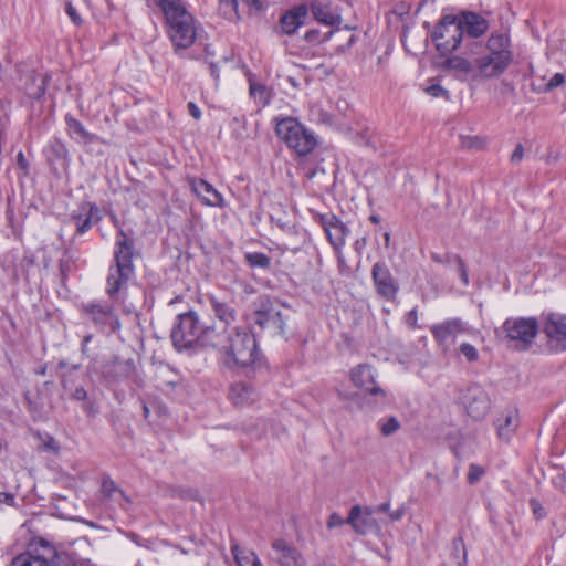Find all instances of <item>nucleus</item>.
Returning <instances> with one entry per match:
<instances>
[{"label": "nucleus", "mask_w": 566, "mask_h": 566, "mask_svg": "<svg viewBox=\"0 0 566 566\" xmlns=\"http://www.w3.org/2000/svg\"><path fill=\"white\" fill-rule=\"evenodd\" d=\"M164 14L167 34L176 52L190 48L198 35L199 23L187 10L184 0H148Z\"/></svg>", "instance_id": "obj_1"}, {"label": "nucleus", "mask_w": 566, "mask_h": 566, "mask_svg": "<svg viewBox=\"0 0 566 566\" xmlns=\"http://www.w3.org/2000/svg\"><path fill=\"white\" fill-rule=\"evenodd\" d=\"M134 240L122 228L117 230L114 250V264L109 266L106 280V294L112 301L122 298L128 281L134 275Z\"/></svg>", "instance_id": "obj_2"}, {"label": "nucleus", "mask_w": 566, "mask_h": 566, "mask_svg": "<svg viewBox=\"0 0 566 566\" xmlns=\"http://www.w3.org/2000/svg\"><path fill=\"white\" fill-rule=\"evenodd\" d=\"M483 48L486 53L478 54L476 72L483 81L500 77L512 64L514 54L510 35L503 32H493L488 38Z\"/></svg>", "instance_id": "obj_3"}, {"label": "nucleus", "mask_w": 566, "mask_h": 566, "mask_svg": "<svg viewBox=\"0 0 566 566\" xmlns=\"http://www.w3.org/2000/svg\"><path fill=\"white\" fill-rule=\"evenodd\" d=\"M260 360L254 334L245 328L232 327L221 353L223 366L230 370H241Z\"/></svg>", "instance_id": "obj_4"}, {"label": "nucleus", "mask_w": 566, "mask_h": 566, "mask_svg": "<svg viewBox=\"0 0 566 566\" xmlns=\"http://www.w3.org/2000/svg\"><path fill=\"white\" fill-rule=\"evenodd\" d=\"M275 134L290 149L294 150L297 156H306L311 154L317 140L314 133L307 129L297 118L294 117H275Z\"/></svg>", "instance_id": "obj_5"}, {"label": "nucleus", "mask_w": 566, "mask_h": 566, "mask_svg": "<svg viewBox=\"0 0 566 566\" xmlns=\"http://www.w3.org/2000/svg\"><path fill=\"white\" fill-rule=\"evenodd\" d=\"M251 322L261 331H269L272 335H283L285 332L281 304L276 298L265 294L258 296L253 302Z\"/></svg>", "instance_id": "obj_6"}, {"label": "nucleus", "mask_w": 566, "mask_h": 566, "mask_svg": "<svg viewBox=\"0 0 566 566\" xmlns=\"http://www.w3.org/2000/svg\"><path fill=\"white\" fill-rule=\"evenodd\" d=\"M541 322L534 317H510L501 327L503 340L517 350H526L534 342Z\"/></svg>", "instance_id": "obj_7"}, {"label": "nucleus", "mask_w": 566, "mask_h": 566, "mask_svg": "<svg viewBox=\"0 0 566 566\" xmlns=\"http://www.w3.org/2000/svg\"><path fill=\"white\" fill-rule=\"evenodd\" d=\"M202 325L198 313L192 310L178 314L170 334L174 347L181 352L198 346Z\"/></svg>", "instance_id": "obj_8"}, {"label": "nucleus", "mask_w": 566, "mask_h": 566, "mask_svg": "<svg viewBox=\"0 0 566 566\" xmlns=\"http://www.w3.org/2000/svg\"><path fill=\"white\" fill-rule=\"evenodd\" d=\"M431 39L441 55H449L457 50L464 53L463 31L459 27L457 15H443L431 32Z\"/></svg>", "instance_id": "obj_9"}, {"label": "nucleus", "mask_w": 566, "mask_h": 566, "mask_svg": "<svg viewBox=\"0 0 566 566\" xmlns=\"http://www.w3.org/2000/svg\"><path fill=\"white\" fill-rule=\"evenodd\" d=\"M457 18L459 27L461 31H463L464 54H480L483 49V42L479 39L488 32L490 27L489 21L472 11H463L457 15Z\"/></svg>", "instance_id": "obj_10"}, {"label": "nucleus", "mask_w": 566, "mask_h": 566, "mask_svg": "<svg viewBox=\"0 0 566 566\" xmlns=\"http://www.w3.org/2000/svg\"><path fill=\"white\" fill-rule=\"evenodd\" d=\"M81 311L101 331L108 328L111 332H117L122 327L115 306L112 303L91 301L82 304Z\"/></svg>", "instance_id": "obj_11"}, {"label": "nucleus", "mask_w": 566, "mask_h": 566, "mask_svg": "<svg viewBox=\"0 0 566 566\" xmlns=\"http://www.w3.org/2000/svg\"><path fill=\"white\" fill-rule=\"evenodd\" d=\"M541 331L547 339V347L555 353L566 352V315L547 313L541 317Z\"/></svg>", "instance_id": "obj_12"}, {"label": "nucleus", "mask_w": 566, "mask_h": 566, "mask_svg": "<svg viewBox=\"0 0 566 566\" xmlns=\"http://www.w3.org/2000/svg\"><path fill=\"white\" fill-rule=\"evenodd\" d=\"M461 401L467 413L474 420H482L491 408L490 396L479 384L468 386L462 391Z\"/></svg>", "instance_id": "obj_13"}, {"label": "nucleus", "mask_w": 566, "mask_h": 566, "mask_svg": "<svg viewBox=\"0 0 566 566\" xmlns=\"http://www.w3.org/2000/svg\"><path fill=\"white\" fill-rule=\"evenodd\" d=\"M60 554L49 542L41 539L34 554L28 553L15 557L9 566H59Z\"/></svg>", "instance_id": "obj_14"}, {"label": "nucleus", "mask_w": 566, "mask_h": 566, "mask_svg": "<svg viewBox=\"0 0 566 566\" xmlns=\"http://www.w3.org/2000/svg\"><path fill=\"white\" fill-rule=\"evenodd\" d=\"M371 279L376 292L387 301H394L399 291V284L392 276L385 262H376L371 269Z\"/></svg>", "instance_id": "obj_15"}, {"label": "nucleus", "mask_w": 566, "mask_h": 566, "mask_svg": "<svg viewBox=\"0 0 566 566\" xmlns=\"http://www.w3.org/2000/svg\"><path fill=\"white\" fill-rule=\"evenodd\" d=\"M376 377L377 373L369 364H359L350 370V379L355 387L374 397L385 399L386 392L376 382Z\"/></svg>", "instance_id": "obj_16"}, {"label": "nucleus", "mask_w": 566, "mask_h": 566, "mask_svg": "<svg viewBox=\"0 0 566 566\" xmlns=\"http://www.w3.org/2000/svg\"><path fill=\"white\" fill-rule=\"evenodd\" d=\"M271 549V560L280 566H306L303 554L283 538L274 539Z\"/></svg>", "instance_id": "obj_17"}, {"label": "nucleus", "mask_w": 566, "mask_h": 566, "mask_svg": "<svg viewBox=\"0 0 566 566\" xmlns=\"http://www.w3.org/2000/svg\"><path fill=\"white\" fill-rule=\"evenodd\" d=\"M430 332L437 344L447 352L449 338L464 334L467 332V324L461 318H450L432 325Z\"/></svg>", "instance_id": "obj_18"}, {"label": "nucleus", "mask_w": 566, "mask_h": 566, "mask_svg": "<svg viewBox=\"0 0 566 566\" xmlns=\"http://www.w3.org/2000/svg\"><path fill=\"white\" fill-rule=\"evenodd\" d=\"M306 4L317 22L327 27L342 23L339 10L329 0H307Z\"/></svg>", "instance_id": "obj_19"}, {"label": "nucleus", "mask_w": 566, "mask_h": 566, "mask_svg": "<svg viewBox=\"0 0 566 566\" xmlns=\"http://www.w3.org/2000/svg\"><path fill=\"white\" fill-rule=\"evenodd\" d=\"M188 184L193 193L203 205L220 208L226 206L222 195L205 179L190 178L188 179Z\"/></svg>", "instance_id": "obj_20"}, {"label": "nucleus", "mask_w": 566, "mask_h": 566, "mask_svg": "<svg viewBox=\"0 0 566 566\" xmlns=\"http://www.w3.org/2000/svg\"><path fill=\"white\" fill-rule=\"evenodd\" d=\"M232 327H218L217 325H202V333L198 346L212 347L222 353Z\"/></svg>", "instance_id": "obj_21"}, {"label": "nucleus", "mask_w": 566, "mask_h": 566, "mask_svg": "<svg viewBox=\"0 0 566 566\" xmlns=\"http://www.w3.org/2000/svg\"><path fill=\"white\" fill-rule=\"evenodd\" d=\"M307 15L308 7L306 3H301L285 12L280 19L283 33L289 35L294 34L296 30L305 23Z\"/></svg>", "instance_id": "obj_22"}, {"label": "nucleus", "mask_w": 566, "mask_h": 566, "mask_svg": "<svg viewBox=\"0 0 566 566\" xmlns=\"http://www.w3.org/2000/svg\"><path fill=\"white\" fill-rule=\"evenodd\" d=\"M444 70L454 71L463 76H470L472 81L484 82L478 76L476 57L473 61L459 55L447 57L442 64Z\"/></svg>", "instance_id": "obj_23"}, {"label": "nucleus", "mask_w": 566, "mask_h": 566, "mask_svg": "<svg viewBox=\"0 0 566 566\" xmlns=\"http://www.w3.org/2000/svg\"><path fill=\"white\" fill-rule=\"evenodd\" d=\"M136 375V366L133 359H114L106 371L107 381L116 384L132 379Z\"/></svg>", "instance_id": "obj_24"}, {"label": "nucleus", "mask_w": 566, "mask_h": 566, "mask_svg": "<svg viewBox=\"0 0 566 566\" xmlns=\"http://www.w3.org/2000/svg\"><path fill=\"white\" fill-rule=\"evenodd\" d=\"M229 398L235 406H249L258 400V392L248 382H235L230 387Z\"/></svg>", "instance_id": "obj_25"}, {"label": "nucleus", "mask_w": 566, "mask_h": 566, "mask_svg": "<svg viewBox=\"0 0 566 566\" xmlns=\"http://www.w3.org/2000/svg\"><path fill=\"white\" fill-rule=\"evenodd\" d=\"M208 301L214 316L220 322L224 323L226 327H231V324L237 321V311L232 306V303L221 301L216 295H209Z\"/></svg>", "instance_id": "obj_26"}, {"label": "nucleus", "mask_w": 566, "mask_h": 566, "mask_svg": "<svg viewBox=\"0 0 566 566\" xmlns=\"http://www.w3.org/2000/svg\"><path fill=\"white\" fill-rule=\"evenodd\" d=\"M82 209L85 211L84 214L80 213L72 216L76 224V233L80 235L87 232L93 224L97 223L102 219L99 209L96 205L87 203Z\"/></svg>", "instance_id": "obj_27"}, {"label": "nucleus", "mask_w": 566, "mask_h": 566, "mask_svg": "<svg viewBox=\"0 0 566 566\" xmlns=\"http://www.w3.org/2000/svg\"><path fill=\"white\" fill-rule=\"evenodd\" d=\"M65 123L69 129V134L72 138L84 144H92L99 142L101 138L93 133L86 130L84 125L71 114L65 115Z\"/></svg>", "instance_id": "obj_28"}, {"label": "nucleus", "mask_w": 566, "mask_h": 566, "mask_svg": "<svg viewBox=\"0 0 566 566\" xmlns=\"http://www.w3.org/2000/svg\"><path fill=\"white\" fill-rule=\"evenodd\" d=\"M497 434L501 439L509 440L518 426V419L515 411H507L495 421Z\"/></svg>", "instance_id": "obj_29"}, {"label": "nucleus", "mask_w": 566, "mask_h": 566, "mask_svg": "<svg viewBox=\"0 0 566 566\" xmlns=\"http://www.w3.org/2000/svg\"><path fill=\"white\" fill-rule=\"evenodd\" d=\"M44 154L49 164L55 165L67 159L69 150L61 139L52 138L44 148Z\"/></svg>", "instance_id": "obj_30"}, {"label": "nucleus", "mask_w": 566, "mask_h": 566, "mask_svg": "<svg viewBox=\"0 0 566 566\" xmlns=\"http://www.w3.org/2000/svg\"><path fill=\"white\" fill-rule=\"evenodd\" d=\"M349 232L347 226L337 217L333 222V227L326 232L328 242L335 250H340L346 243V235Z\"/></svg>", "instance_id": "obj_31"}, {"label": "nucleus", "mask_w": 566, "mask_h": 566, "mask_svg": "<svg viewBox=\"0 0 566 566\" xmlns=\"http://www.w3.org/2000/svg\"><path fill=\"white\" fill-rule=\"evenodd\" d=\"M231 553L238 566H263L254 552L244 551L238 544L231 545Z\"/></svg>", "instance_id": "obj_32"}, {"label": "nucleus", "mask_w": 566, "mask_h": 566, "mask_svg": "<svg viewBox=\"0 0 566 566\" xmlns=\"http://www.w3.org/2000/svg\"><path fill=\"white\" fill-rule=\"evenodd\" d=\"M101 492L105 497L114 499L120 505H123L122 501L130 502L124 491L108 476L103 479Z\"/></svg>", "instance_id": "obj_33"}, {"label": "nucleus", "mask_w": 566, "mask_h": 566, "mask_svg": "<svg viewBox=\"0 0 566 566\" xmlns=\"http://www.w3.org/2000/svg\"><path fill=\"white\" fill-rule=\"evenodd\" d=\"M360 506L354 505L349 511V514L346 518V523L350 525L357 534L364 535L368 531V523L366 518H360Z\"/></svg>", "instance_id": "obj_34"}, {"label": "nucleus", "mask_w": 566, "mask_h": 566, "mask_svg": "<svg viewBox=\"0 0 566 566\" xmlns=\"http://www.w3.org/2000/svg\"><path fill=\"white\" fill-rule=\"evenodd\" d=\"M244 261L252 269L269 270L271 268V258L263 252H245Z\"/></svg>", "instance_id": "obj_35"}, {"label": "nucleus", "mask_w": 566, "mask_h": 566, "mask_svg": "<svg viewBox=\"0 0 566 566\" xmlns=\"http://www.w3.org/2000/svg\"><path fill=\"white\" fill-rule=\"evenodd\" d=\"M335 35H342V31L340 30H331L328 32L321 33V31L317 29H311L305 33L304 39L308 43L318 44V43L326 42L327 40H329L332 36H335Z\"/></svg>", "instance_id": "obj_36"}, {"label": "nucleus", "mask_w": 566, "mask_h": 566, "mask_svg": "<svg viewBox=\"0 0 566 566\" xmlns=\"http://www.w3.org/2000/svg\"><path fill=\"white\" fill-rule=\"evenodd\" d=\"M452 556L457 560L459 566H467L468 564V552L465 548L464 541L461 536L455 537L452 541Z\"/></svg>", "instance_id": "obj_37"}, {"label": "nucleus", "mask_w": 566, "mask_h": 566, "mask_svg": "<svg viewBox=\"0 0 566 566\" xmlns=\"http://www.w3.org/2000/svg\"><path fill=\"white\" fill-rule=\"evenodd\" d=\"M250 95L260 102L262 106L270 104L271 97L268 87L261 83L250 84Z\"/></svg>", "instance_id": "obj_38"}, {"label": "nucleus", "mask_w": 566, "mask_h": 566, "mask_svg": "<svg viewBox=\"0 0 566 566\" xmlns=\"http://www.w3.org/2000/svg\"><path fill=\"white\" fill-rule=\"evenodd\" d=\"M378 426L380 432L385 437H389L400 429V422L396 417H390L387 420H380Z\"/></svg>", "instance_id": "obj_39"}, {"label": "nucleus", "mask_w": 566, "mask_h": 566, "mask_svg": "<svg viewBox=\"0 0 566 566\" xmlns=\"http://www.w3.org/2000/svg\"><path fill=\"white\" fill-rule=\"evenodd\" d=\"M271 221L273 224L279 227L283 232L287 234L294 235L298 233L296 224L291 220H285L281 217L271 216Z\"/></svg>", "instance_id": "obj_40"}, {"label": "nucleus", "mask_w": 566, "mask_h": 566, "mask_svg": "<svg viewBox=\"0 0 566 566\" xmlns=\"http://www.w3.org/2000/svg\"><path fill=\"white\" fill-rule=\"evenodd\" d=\"M447 259H448V261H451V260L454 261V264L457 265V272H458L461 281L463 282L464 285H469V275L467 272L465 264H464L463 260L461 259V256L458 254H448Z\"/></svg>", "instance_id": "obj_41"}, {"label": "nucleus", "mask_w": 566, "mask_h": 566, "mask_svg": "<svg viewBox=\"0 0 566 566\" xmlns=\"http://www.w3.org/2000/svg\"><path fill=\"white\" fill-rule=\"evenodd\" d=\"M459 352L469 363H474L479 359L478 349L470 343H462L459 347Z\"/></svg>", "instance_id": "obj_42"}, {"label": "nucleus", "mask_w": 566, "mask_h": 566, "mask_svg": "<svg viewBox=\"0 0 566 566\" xmlns=\"http://www.w3.org/2000/svg\"><path fill=\"white\" fill-rule=\"evenodd\" d=\"M337 216L334 213H316L314 219L315 221L324 229L325 233L333 227V222L336 221Z\"/></svg>", "instance_id": "obj_43"}, {"label": "nucleus", "mask_w": 566, "mask_h": 566, "mask_svg": "<svg viewBox=\"0 0 566 566\" xmlns=\"http://www.w3.org/2000/svg\"><path fill=\"white\" fill-rule=\"evenodd\" d=\"M426 93L434 98L444 97L446 99L450 98L449 92L442 87L440 84L432 83L431 85L426 87Z\"/></svg>", "instance_id": "obj_44"}, {"label": "nucleus", "mask_w": 566, "mask_h": 566, "mask_svg": "<svg viewBox=\"0 0 566 566\" xmlns=\"http://www.w3.org/2000/svg\"><path fill=\"white\" fill-rule=\"evenodd\" d=\"M484 474V469L476 465V464H470L469 472H468V481L470 484H474L478 482L481 476Z\"/></svg>", "instance_id": "obj_45"}, {"label": "nucleus", "mask_w": 566, "mask_h": 566, "mask_svg": "<svg viewBox=\"0 0 566 566\" xmlns=\"http://www.w3.org/2000/svg\"><path fill=\"white\" fill-rule=\"evenodd\" d=\"M65 11L75 25H81L83 23V19L71 1L65 3Z\"/></svg>", "instance_id": "obj_46"}, {"label": "nucleus", "mask_w": 566, "mask_h": 566, "mask_svg": "<svg viewBox=\"0 0 566 566\" xmlns=\"http://www.w3.org/2000/svg\"><path fill=\"white\" fill-rule=\"evenodd\" d=\"M565 74L563 73H556L554 74L551 80L546 83L545 85V91L546 92H549L558 86H560L562 84L565 83Z\"/></svg>", "instance_id": "obj_47"}, {"label": "nucleus", "mask_w": 566, "mask_h": 566, "mask_svg": "<svg viewBox=\"0 0 566 566\" xmlns=\"http://www.w3.org/2000/svg\"><path fill=\"white\" fill-rule=\"evenodd\" d=\"M220 2V6L221 8H223L224 10H229V11H226L224 13H233L237 18H240L239 15V12H238V1L237 0H219Z\"/></svg>", "instance_id": "obj_48"}, {"label": "nucleus", "mask_w": 566, "mask_h": 566, "mask_svg": "<svg viewBox=\"0 0 566 566\" xmlns=\"http://www.w3.org/2000/svg\"><path fill=\"white\" fill-rule=\"evenodd\" d=\"M242 4L248 9L249 14L259 13L263 9L260 0H242Z\"/></svg>", "instance_id": "obj_49"}, {"label": "nucleus", "mask_w": 566, "mask_h": 566, "mask_svg": "<svg viewBox=\"0 0 566 566\" xmlns=\"http://www.w3.org/2000/svg\"><path fill=\"white\" fill-rule=\"evenodd\" d=\"M346 523V520H344L338 513H333L329 515L327 521V526L329 528L339 527Z\"/></svg>", "instance_id": "obj_50"}, {"label": "nucleus", "mask_w": 566, "mask_h": 566, "mask_svg": "<svg viewBox=\"0 0 566 566\" xmlns=\"http://www.w3.org/2000/svg\"><path fill=\"white\" fill-rule=\"evenodd\" d=\"M50 78V76L46 74L43 78H42V83L41 85H39L34 91L32 92H29L28 94L32 97V98H41L44 94H45V82Z\"/></svg>", "instance_id": "obj_51"}, {"label": "nucleus", "mask_w": 566, "mask_h": 566, "mask_svg": "<svg viewBox=\"0 0 566 566\" xmlns=\"http://www.w3.org/2000/svg\"><path fill=\"white\" fill-rule=\"evenodd\" d=\"M82 408L88 416H95L99 411L98 406L92 400H85Z\"/></svg>", "instance_id": "obj_52"}, {"label": "nucleus", "mask_w": 566, "mask_h": 566, "mask_svg": "<svg viewBox=\"0 0 566 566\" xmlns=\"http://www.w3.org/2000/svg\"><path fill=\"white\" fill-rule=\"evenodd\" d=\"M344 33L347 35V40L345 44H339L337 46L336 50L338 52H344L346 49H349L355 42V35L349 30H345Z\"/></svg>", "instance_id": "obj_53"}, {"label": "nucleus", "mask_w": 566, "mask_h": 566, "mask_svg": "<svg viewBox=\"0 0 566 566\" xmlns=\"http://www.w3.org/2000/svg\"><path fill=\"white\" fill-rule=\"evenodd\" d=\"M71 398L77 401H85L87 400V391L84 387H76L71 394Z\"/></svg>", "instance_id": "obj_54"}, {"label": "nucleus", "mask_w": 566, "mask_h": 566, "mask_svg": "<svg viewBox=\"0 0 566 566\" xmlns=\"http://www.w3.org/2000/svg\"><path fill=\"white\" fill-rule=\"evenodd\" d=\"M524 156V148L522 144H517L515 149L513 150L511 155V161L513 164H517L523 159Z\"/></svg>", "instance_id": "obj_55"}, {"label": "nucleus", "mask_w": 566, "mask_h": 566, "mask_svg": "<svg viewBox=\"0 0 566 566\" xmlns=\"http://www.w3.org/2000/svg\"><path fill=\"white\" fill-rule=\"evenodd\" d=\"M187 108L189 114L196 119L199 120L201 118V111L195 102H189L187 104Z\"/></svg>", "instance_id": "obj_56"}, {"label": "nucleus", "mask_w": 566, "mask_h": 566, "mask_svg": "<svg viewBox=\"0 0 566 566\" xmlns=\"http://www.w3.org/2000/svg\"><path fill=\"white\" fill-rule=\"evenodd\" d=\"M1 503H4L9 506H14L15 505L14 495L9 492H0V504Z\"/></svg>", "instance_id": "obj_57"}, {"label": "nucleus", "mask_w": 566, "mask_h": 566, "mask_svg": "<svg viewBox=\"0 0 566 566\" xmlns=\"http://www.w3.org/2000/svg\"><path fill=\"white\" fill-rule=\"evenodd\" d=\"M17 166L25 172L29 169V161L27 160L23 151L21 150L17 154Z\"/></svg>", "instance_id": "obj_58"}, {"label": "nucleus", "mask_w": 566, "mask_h": 566, "mask_svg": "<svg viewBox=\"0 0 566 566\" xmlns=\"http://www.w3.org/2000/svg\"><path fill=\"white\" fill-rule=\"evenodd\" d=\"M408 41H409V29L405 28L402 31V34H401V42H402L403 46L409 52H412L413 50L418 49L415 45H409Z\"/></svg>", "instance_id": "obj_59"}, {"label": "nucleus", "mask_w": 566, "mask_h": 566, "mask_svg": "<svg viewBox=\"0 0 566 566\" xmlns=\"http://www.w3.org/2000/svg\"><path fill=\"white\" fill-rule=\"evenodd\" d=\"M417 319H418V313H417V310L416 308H412L410 312H408L407 316H406V323L410 326V327H416L417 326Z\"/></svg>", "instance_id": "obj_60"}, {"label": "nucleus", "mask_w": 566, "mask_h": 566, "mask_svg": "<svg viewBox=\"0 0 566 566\" xmlns=\"http://www.w3.org/2000/svg\"><path fill=\"white\" fill-rule=\"evenodd\" d=\"M449 253L444 254V255H440L438 253H432L431 254V259L436 262V263H442V264H454V261L451 260V261H448L447 259V255Z\"/></svg>", "instance_id": "obj_61"}, {"label": "nucleus", "mask_w": 566, "mask_h": 566, "mask_svg": "<svg viewBox=\"0 0 566 566\" xmlns=\"http://www.w3.org/2000/svg\"><path fill=\"white\" fill-rule=\"evenodd\" d=\"M553 482L557 488L563 489L566 485V471L554 478Z\"/></svg>", "instance_id": "obj_62"}, {"label": "nucleus", "mask_w": 566, "mask_h": 566, "mask_svg": "<svg viewBox=\"0 0 566 566\" xmlns=\"http://www.w3.org/2000/svg\"><path fill=\"white\" fill-rule=\"evenodd\" d=\"M209 71H210V75L214 78L216 82H218L219 76H220V71H219V66L217 65V63L210 62Z\"/></svg>", "instance_id": "obj_63"}, {"label": "nucleus", "mask_w": 566, "mask_h": 566, "mask_svg": "<svg viewBox=\"0 0 566 566\" xmlns=\"http://www.w3.org/2000/svg\"><path fill=\"white\" fill-rule=\"evenodd\" d=\"M405 514V510L403 509H398L396 511H390L389 512V517L391 521H399Z\"/></svg>", "instance_id": "obj_64"}]
</instances>
